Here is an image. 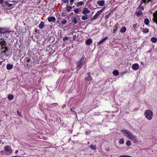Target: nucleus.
Returning a JSON list of instances; mask_svg holds the SVG:
<instances>
[{"label":"nucleus","instance_id":"5fc2aeb1","mask_svg":"<svg viewBox=\"0 0 157 157\" xmlns=\"http://www.w3.org/2000/svg\"><path fill=\"white\" fill-rule=\"evenodd\" d=\"M105 8H104L101 9L100 10H102L101 12H102L103 10H104Z\"/></svg>","mask_w":157,"mask_h":157},{"label":"nucleus","instance_id":"bb28decb","mask_svg":"<svg viewBox=\"0 0 157 157\" xmlns=\"http://www.w3.org/2000/svg\"><path fill=\"white\" fill-rule=\"evenodd\" d=\"M142 32L144 33H147L149 32V30L148 29L143 28L142 29Z\"/></svg>","mask_w":157,"mask_h":157},{"label":"nucleus","instance_id":"c756f323","mask_svg":"<svg viewBox=\"0 0 157 157\" xmlns=\"http://www.w3.org/2000/svg\"><path fill=\"white\" fill-rule=\"evenodd\" d=\"M99 15L96 13L93 17L92 18L91 20H93L96 19Z\"/></svg>","mask_w":157,"mask_h":157},{"label":"nucleus","instance_id":"6e6d98bb","mask_svg":"<svg viewBox=\"0 0 157 157\" xmlns=\"http://www.w3.org/2000/svg\"><path fill=\"white\" fill-rule=\"evenodd\" d=\"M58 19H60V17H59V18H58Z\"/></svg>","mask_w":157,"mask_h":157},{"label":"nucleus","instance_id":"2f4dec72","mask_svg":"<svg viewBox=\"0 0 157 157\" xmlns=\"http://www.w3.org/2000/svg\"><path fill=\"white\" fill-rule=\"evenodd\" d=\"M124 142V140L123 139H121L119 140V143L121 144H123Z\"/></svg>","mask_w":157,"mask_h":157},{"label":"nucleus","instance_id":"c03bdc74","mask_svg":"<svg viewBox=\"0 0 157 157\" xmlns=\"http://www.w3.org/2000/svg\"><path fill=\"white\" fill-rule=\"evenodd\" d=\"M126 72H127L126 71H124V72H123L122 73H121V75H124V74H126Z\"/></svg>","mask_w":157,"mask_h":157},{"label":"nucleus","instance_id":"4c0bfd02","mask_svg":"<svg viewBox=\"0 0 157 157\" xmlns=\"http://www.w3.org/2000/svg\"><path fill=\"white\" fill-rule=\"evenodd\" d=\"M67 21L66 20H64V21H62L61 22V23L63 25L67 23Z\"/></svg>","mask_w":157,"mask_h":157},{"label":"nucleus","instance_id":"4be33fe9","mask_svg":"<svg viewBox=\"0 0 157 157\" xmlns=\"http://www.w3.org/2000/svg\"><path fill=\"white\" fill-rule=\"evenodd\" d=\"M113 74L116 76L118 75L119 74V72L117 70H115L113 72Z\"/></svg>","mask_w":157,"mask_h":157},{"label":"nucleus","instance_id":"37998d69","mask_svg":"<svg viewBox=\"0 0 157 157\" xmlns=\"http://www.w3.org/2000/svg\"><path fill=\"white\" fill-rule=\"evenodd\" d=\"M63 2L65 3H67L68 2L69 0H63Z\"/></svg>","mask_w":157,"mask_h":157},{"label":"nucleus","instance_id":"7ed1b4c3","mask_svg":"<svg viewBox=\"0 0 157 157\" xmlns=\"http://www.w3.org/2000/svg\"><path fill=\"white\" fill-rule=\"evenodd\" d=\"M85 56H83L78 61V63H77V68L78 69H80L84 64L85 63Z\"/></svg>","mask_w":157,"mask_h":157},{"label":"nucleus","instance_id":"aec40b11","mask_svg":"<svg viewBox=\"0 0 157 157\" xmlns=\"http://www.w3.org/2000/svg\"><path fill=\"white\" fill-rule=\"evenodd\" d=\"M84 2L82 1L78 2L76 3V6H79L84 4Z\"/></svg>","mask_w":157,"mask_h":157},{"label":"nucleus","instance_id":"13d9d810","mask_svg":"<svg viewBox=\"0 0 157 157\" xmlns=\"http://www.w3.org/2000/svg\"><path fill=\"white\" fill-rule=\"evenodd\" d=\"M29 60H28L27 61V62H29Z\"/></svg>","mask_w":157,"mask_h":157},{"label":"nucleus","instance_id":"3c124183","mask_svg":"<svg viewBox=\"0 0 157 157\" xmlns=\"http://www.w3.org/2000/svg\"><path fill=\"white\" fill-rule=\"evenodd\" d=\"M145 2H148L149 0H143Z\"/></svg>","mask_w":157,"mask_h":157},{"label":"nucleus","instance_id":"7c9ffc66","mask_svg":"<svg viewBox=\"0 0 157 157\" xmlns=\"http://www.w3.org/2000/svg\"><path fill=\"white\" fill-rule=\"evenodd\" d=\"M90 147L92 149H93V150H95L96 149L95 145L94 146L93 145H91L90 146Z\"/></svg>","mask_w":157,"mask_h":157},{"label":"nucleus","instance_id":"72a5a7b5","mask_svg":"<svg viewBox=\"0 0 157 157\" xmlns=\"http://www.w3.org/2000/svg\"><path fill=\"white\" fill-rule=\"evenodd\" d=\"M131 144V142L130 140H128L126 142V144L128 146H130Z\"/></svg>","mask_w":157,"mask_h":157},{"label":"nucleus","instance_id":"393cba45","mask_svg":"<svg viewBox=\"0 0 157 157\" xmlns=\"http://www.w3.org/2000/svg\"><path fill=\"white\" fill-rule=\"evenodd\" d=\"M126 30V29L125 27H123L121 29L120 32L121 33H124L125 32Z\"/></svg>","mask_w":157,"mask_h":157},{"label":"nucleus","instance_id":"1a4fd4ad","mask_svg":"<svg viewBox=\"0 0 157 157\" xmlns=\"http://www.w3.org/2000/svg\"><path fill=\"white\" fill-rule=\"evenodd\" d=\"M156 14L154 13L153 14V21L157 24V11H156Z\"/></svg>","mask_w":157,"mask_h":157},{"label":"nucleus","instance_id":"0eeeda50","mask_svg":"<svg viewBox=\"0 0 157 157\" xmlns=\"http://www.w3.org/2000/svg\"><path fill=\"white\" fill-rule=\"evenodd\" d=\"M151 0H149V1L148 2H145L143 0H142V1H141V2L140 5L138 7V9L139 10H140L141 11H142L144 10V8L143 6H141V4H142L143 2L144 3H147V2H150Z\"/></svg>","mask_w":157,"mask_h":157},{"label":"nucleus","instance_id":"e433bc0d","mask_svg":"<svg viewBox=\"0 0 157 157\" xmlns=\"http://www.w3.org/2000/svg\"><path fill=\"white\" fill-rule=\"evenodd\" d=\"M110 15V13H108V15H106L105 16V18L106 19H107L109 17V16Z\"/></svg>","mask_w":157,"mask_h":157},{"label":"nucleus","instance_id":"c9c22d12","mask_svg":"<svg viewBox=\"0 0 157 157\" xmlns=\"http://www.w3.org/2000/svg\"><path fill=\"white\" fill-rule=\"evenodd\" d=\"M70 38L69 37H64V38L63 39V41H66V40H68L69 39H70Z\"/></svg>","mask_w":157,"mask_h":157},{"label":"nucleus","instance_id":"8fccbe9b","mask_svg":"<svg viewBox=\"0 0 157 157\" xmlns=\"http://www.w3.org/2000/svg\"><path fill=\"white\" fill-rule=\"evenodd\" d=\"M136 24H134V25H133V27L134 28H135L136 27Z\"/></svg>","mask_w":157,"mask_h":157},{"label":"nucleus","instance_id":"052dcab7","mask_svg":"<svg viewBox=\"0 0 157 157\" xmlns=\"http://www.w3.org/2000/svg\"><path fill=\"white\" fill-rule=\"evenodd\" d=\"M1 63L0 62V64H1Z\"/></svg>","mask_w":157,"mask_h":157},{"label":"nucleus","instance_id":"ddd939ff","mask_svg":"<svg viewBox=\"0 0 157 157\" xmlns=\"http://www.w3.org/2000/svg\"><path fill=\"white\" fill-rule=\"evenodd\" d=\"M105 1L104 0H101L97 2V4L100 6H103L105 3Z\"/></svg>","mask_w":157,"mask_h":157},{"label":"nucleus","instance_id":"f257e3e1","mask_svg":"<svg viewBox=\"0 0 157 157\" xmlns=\"http://www.w3.org/2000/svg\"><path fill=\"white\" fill-rule=\"evenodd\" d=\"M121 132H122V133L125 136L132 141L136 140V136L133 135L132 133L130 131L126 129H124L122 130Z\"/></svg>","mask_w":157,"mask_h":157},{"label":"nucleus","instance_id":"680f3d73","mask_svg":"<svg viewBox=\"0 0 157 157\" xmlns=\"http://www.w3.org/2000/svg\"><path fill=\"white\" fill-rule=\"evenodd\" d=\"M1 13V11H0V13Z\"/></svg>","mask_w":157,"mask_h":157},{"label":"nucleus","instance_id":"603ef678","mask_svg":"<svg viewBox=\"0 0 157 157\" xmlns=\"http://www.w3.org/2000/svg\"><path fill=\"white\" fill-rule=\"evenodd\" d=\"M18 152V151L17 150L15 151V153L16 154H17Z\"/></svg>","mask_w":157,"mask_h":157},{"label":"nucleus","instance_id":"6ab92c4d","mask_svg":"<svg viewBox=\"0 0 157 157\" xmlns=\"http://www.w3.org/2000/svg\"><path fill=\"white\" fill-rule=\"evenodd\" d=\"M92 42V40L91 39H89L85 41V43L87 45L90 44Z\"/></svg>","mask_w":157,"mask_h":157},{"label":"nucleus","instance_id":"f704fd0d","mask_svg":"<svg viewBox=\"0 0 157 157\" xmlns=\"http://www.w3.org/2000/svg\"><path fill=\"white\" fill-rule=\"evenodd\" d=\"M5 4L6 5H8L9 6H11L12 5V4H10L9 3V2L8 1H6V2Z\"/></svg>","mask_w":157,"mask_h":157},{"label":"nucleus","instance_id":"58836bf2","mask_svg":"<svg viewBox=\"0 0 157 157\" xmlns=\"http://www.w3.org/2000/svg\"><path fill=\"white\" fill-rule=\"evenodd\" d=\"M74 12L75 13H79L78 9H76L74 10Z\"/></svg>","mask_w":157,"mask_h":157},{"label":"nucleus","instance_id":"f3484780","mask_svg":"<svg viewBox=\"0 0 157 157\" xmlns=\"http://www.w3.org/2000/svg\"><path fill=\"white\" fill-rule=\"evenodd\" d=\"M44 26V24L43 21H41L39 25V27L40 29H41L43 28Z\"/></svg>","mask_w":157,"mask_h":157},{"label":"nucleus","instance_id":"20e7f679","mask_svg":"<svg viewBox=\"0 0 157 157\" xmlns=\"http://www.w3.org/2000/svg\"><path fill=\"white\" fill-rule=\"evenodd\" d=\"M11 31L9 30L8 28L2 27L0 28V34H4L5 33H9Z\"/></svg>","mask_w":157,"mask_h":157},{"label":"nucleus","instance_id":"a18cd8bd","mask_svg":"<svg viewBox=\"0 0 157 157\" xmlns=\"http://www.w3.org/2000/svg\"><path fill=\"white\" fill-rule=\"evenodd\" d=\"M17 114H18V115L19 116H21V114L18 111H17Z\"/></svg>","mask_w":157,"mask_h":157},{"label":"nucleus","instance_id":"f8f14e48","mask_svg":"<svg viewBox=\"0 0 157 157\" xmlns=\"http://www.w3.org/2000/svg\"><path fill=\"white\" fill-rule=\"evenodd\" d=\"M48 21L49 22H54L56 21V18L54 17H51L48 18Z\"/></svg>","mask_w":157,"mask_h":157},{"label":"nucleus","instance_id":"ea45409f","mask_svg":"<svg viewBox=\"0 0 157 157\" xmlns=\"http://www.w3.org/2000/svg\"><path fill=\"white\" fill-rule=\"evenodd\" d=\"M102 10H99L98 11L97 13L99 15L100 14H101L102 12H101Z\"/></svg>","mask_w":157,"mask_h":157},{"label":"nucleus","instance_id":"412c9836","mask_svg":"<svg viewBox=\"0 0 157 157\" xmlns=\"http://www.w3.org/2000/svg\"><path fill=\"white\" fill-rule=\"evenodd\" d=\"M117 24H116L113 27L114 29H113V33H116L117 30V29H118V27H117Z\"/></svg>","mask_w":157,"mask_h":157},{"label":"nucleus","instance_id":"423d86ee","mask_svg":"<svg viewBox=\"0 0 157 157\" xmlns=\"http://www.w3.org/2000/svg\"><path fill=\"white\" fill-rule=\"evenodd\" d=\"M5 151L9 153H12V150L10 147L9 146H6L4 148Z\"/></svg>","mask_w":157,"mask_h":157},{"label":"nucleus","instance_id":"4d7b16f0","mask_svg":"<svg viewBox=\"0 0 157 157\" xmlns=\"http://www.w3.org/2000/svg\"><path fill=\"white\" fill-rule=\"evenodd\" d=\"M58 19H60V17H59V18H58Z\"/></svg>","mask_w":157,"mask_h":157},{"label":"nucleus","instance_id":"a878e982","mask_svg":"<svg viewBox=\"0 0 157 157\" xmlns=\"http://www.w3.org/2000/svg\"><path fill=\"white\" fill-rule=\"evenodd\" d=\"M88 18V15L87 14H84L83 15L82 18V19L83 20H86Z\"/></svg>","mask_w":157,"mask_h":157},{"label":"nucleus","instance_id":"a19ab883","mask_svg":"<svg viewBox=\"0 0 157 157\" xmlns=\"http://www.w3.org/2000/svg\"><path fill=\"white\" fill-rule=\"evenodd\" d=\"M71 4L72 5V4L73 3L74 0H70Z\"/></svg>","mask_w":157,"mask_h":157},{"label":"nucleus","instance_id":"39448f33","mask_svg":"<svg viewBox=\"0 0 157 157\" xmlns=\"http://www.w3.org/2000/svg\"><path fill=\"white\" fill-rule=\"evenodd\" d=\"M8 51L9 49L7 47L4 46L3 47H2L1 54L3 56H6Z\"/></svg>","mask_w":157,"mask_h":157},{"label":"nucleus","instance_id":"2eb2a0df","mask_svg":"<svg viewBox=\"0 0 157 157\" xmlns=\"http://www.w3.org/2000/svg\"><path fill=\"white\" fill-rule=\"evenodd\" d=\"M136 15L138 17H139L142 14V11L138 9H137V10L136 12Z\"/></svg>","mask_w":157,"mask_h":157},{"label":"nucleus","instance_id":"a211bd4d","mask_svg":"<svg viewBox=\"0 0 157 157\" xmlns=\"http://www.w3.org/2000/svg\"><path fill=\"white\" fill-rule=\"evenodd\" d=\"M108 38V37H105L104 38L102 39V40H101L100 41L98 42V44H102L103 43L104 41H105Z\"/></svg>","mask_w":157,"mask_h":157},{"label":"nucleus","instance_id":"b1692460","mask_svg":"<svg viewBox=\"0 0 157 157\" xmlns=\"http://www.w3.org/2000/svg\"><path fill=\"white\" fill-rule=\"evenodd\" d=\"M72 22H73L74 24H76L77 23L78 21L77 18L75 17H74L72 19Z\"/></svg>","mask_w":157,"mask_h":157},{"label":"nucleus","instance_id":"9b49d317","mask_svg":"<svg viewBox=\"0 0 157 157\" xmlns=\"http://www.w3.org/2000/svg\"><path fill=\"white\" fill-rule=\"evenodd\" d=\"M0 45L2 47H3L4 46H6V43L5 41L3 40H2L0 41Z\"/></svg>","mask_w":157,"mask_h":157},{"label":"nucleus","instance_id":"5701e85b","mask_svg":"<svg viewBox=\"0 0 157 157\" xmlns=\"http://www.w3.org/2000/svg\"><path fill=\"white\" fill-rule=\"evenodd\" d=\"M151 41L152 42V43H156V42H157V38H155V37H152L151 39Z\"/></svg>","mask_w":157,"mask_h":157},{"label":"nucleus","instance_id":"9d476101","mask_svg":"<svg viewBox=\"0 0 157 157\" xmlns=\"http://www.w3.org/2000/svg\"><path fill=\"white\" fill-rule=\"evenodd\" d=\"M90 13V10L87 8H84L82 12V13L84 14H87Z\"/></svg>","mask_w":157,"mask_h":157},{"label":"nucleus","instance_id":"09e8293b","mask_svg":"<svg viewBox=\"0 0 157 157\" xmlns=\"http://www.w3.org/2000/svg\"><path fill=\"white\" fill-rule=\"evenodd\" d=\"M90 132V131H87L85 133L87 135L89 134V133Z\"/></svg>","mask_w":157,"mask_h":157},{"label":"nucleus","instance_id":"79ce46f5","mask_svg":"<svg viewBox=\"0 0 157 157\" xmlns=\"http://www.w3.org/2000/svg\"><path fill=\"white\" fill-rule=\"evenodd\" d=\"M76 35H74L73 36V39L74 40H75V39L76 38Z\"/></svg>","mask_w":157,"mask_h":157},{"label":"nucleus","instance_id":"473e14b6","mask_svg":"<svg viewBox=\"0 0 157 157\" xmlns=\"http://www.w3.org/2000/svg\"><path fill=\"white\" fill-rule=\"evenodd\" d=\"M71 7L70 6H67L66 7V9L68 12H70L71 9Z\"/></svg>","mask_w":157,"mask_h":157},{"label":"nucleus","instance_id":"f03ea898","mask_svg":"<svg viewBox=\"0 0 157 157\" xmlns=\"http://www.w3.org/2000/svg\"><path fill=\"white\" fill-rule=\"evenodd\" d=\"M153 115V113L151 110H146L144 112L145 117L149 120H151L152 119Z\"/></svg>","mask_w":157,"mask_h":157},{"label":"nucleus","instance_id":"de8ad7c7","mask_svg":"<svg viewBox=\"0 0 157 157\" xmlns=\"http://www.w3.org/2000/svg\"><path fill=\"white\" fill-rule=\"evenodd\" d=\"M55 105V106H56V105H57V104L56 103H54L53 104H52L51 105Z\"/></svg>","mask_w":157,"mask_h":157},{"label":"nucleus","instance_id":"cd10ccee","mask_svg":"<svg viewBox=\"0 0 157 157\" xmlns=\"http://www.w3.org/2000/svg\"><path fill=\"white\" fill-rule=\"evenodd\" d=\"M149 20L148 18H146L144 20V23L147 25L149 24Z\"/></svg>","mask_w":157,"mask_h":157},{"label":"nucleus","instance_id":"bf43d9fd","mask_svg":"<svg viewBox=\"0 0 157 157\" xmlns=\"http://www.w3.org/2000/svg\"><path fill=\"white\" fill-rule=\"evenodd\" d=\"M37 32V31L35 30V32Z\"/></svg>","mask_w":157,"mask_h":157},{"label":"nucleus","instance_id":"49530a36","mask_svg":"<svg viewBox=\"0 0 157 157\" xmlns=\"http://www.w3.org/2000/svg\"><path fill=\"white\" fill-rule=\"evenodd\" d=\"M4 2L3 0H0V4H2Z\"/></svg>","mask_w":157,"mask_h":157},{"label":"nucleus","instance_id":"864d4df0","mask_svg":"<svg viewBox=\"0 0 157 157\" xmlns=\"http://www.w3.org/2000/svg\"><path fill=\"white\" fill-rule=\"evenodd\" d=\"M12 157H24V156H13Z\"/></svg>","mask_w":157,"mask_h":157},{"label":"nucleus","instance_id":"c85d7f7f","mask_svg":"<svg viewBox=\"0 0 157 157\" xmlns=\"http://www.w3.org/2000/svg\"><path fill=\"white\" fill-rule=\"evenodd\" d=\"M13 95L11 94L9 95L8 96V99L9 100H11L13 99Z\"/></svg>","mask_w":157,"mask_h":157},{"label":"nucleus","instance_id":"dca6fc26","mask_svg":"<svg viewBox=\"0 0 157 157\" xmlns=\"http://www.w3.org/2000/svg\"><path fill=\"white\" fill-rule=\"evenodd\" d=\"M13 65L11 64H7L6 65V68L8 70H10L13 68Z\"/></svg>","mask_w":157,"mask_h":157},{"label":"nucleus","instance_id":"4468645a","mask_svg":"<svg viewBox=\"0 0 157 157\" xmlns=\"http://www.w3.org/2000/svg\"><path fill=\"white\" fill-rule=\"evenodd\" d=\"M90 72L87 73L88 76L86 78L85 80L86 81H90L92 79V77L90 75Z\"/></svg>","mask_w":157,"mask_h":157},{"label":"nucleus","instance_id":"6e6552de","mask_svg":"<svg viewBox=\"0 0 157 157\" xmlns=\"http://www.w3.org/2000/svg\"><path fill=\"white\" fill-rule=\"evenodd\" d=\"M139 65L137 63H135L132 66V68L134 70H137L139 68Z\"/></svg>","mask_w":157,"mask_h":157}]
</instances>
